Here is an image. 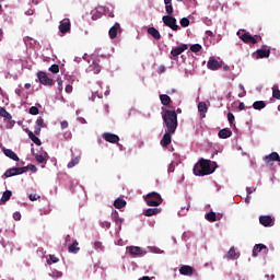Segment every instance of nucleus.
Segmentation results:
<instances>
[{
	"instance_id": "1",
	"label": "nucleus",
	"mask_w": 280,
	"mask_h": 280,
	"mask_svg": "<svg viewBox=\"0 0 280 280\" xmlns=\"http://www.w3.org/2000/svg\"><path fill=\"white\" fill-rule=\"evenodd\" d=\"M218 167V163L212 162L211 160L200 159L199 163L194 166L195 176H209V174H213L215 168Z\"/></svg>"
},
{
	"instance_id": "2",
	"label": "nucleus",
	"mask_w": 280,
	"mask_h": 280,
	"mask_svg": "<svg viewBox=\"0 0 280 280\" xmlns=\"http://www.w3.org/2000/svg\"><path fill=\"white\" fill-rule=\"evenodd\" d=\"M162 119L164 124L165 130L168 132H176V128H178V114L176 110L165 109L162 114Z\"/></svg>"
},
{
	"instance_id": "3",
	"label": "nucleus",
	"mask_w": 280,
	"mask_h": 280,
	"mask_svg": "<svg viewBox=\"0 0 280 280\" xmlns=\"http://www.w3.org/2000/svg\"><path fill=\"white\" fill-rule=\"evenodd\" d=\"M238 38H241V40H243V43H245L246 45H257L259 43V40H261V36L259 35H250V33L246 32V31H238L237 33Z\"/></svg>"
},
{
	"instance_id": "4",
	"label": "nucleus",
	"mask_w": 280,
	"mask_h": 280,
	"mask_svg": "<svg viewBox=\"0 0 280 280\" xmlns=\"http://www.w3.org/2000/svg\"><path fill=\"white\" fill-rule=\"evenodd\" d=\"M144 200L148 207H159L163 202V198L159 195V192H149Z\"/></svg>"
},
{
	"instance_id": "5",
	"label": "nucleus",
	"mask_w": 280,
	"mask_h": 280,
	"mask_svg": "<svg viewBox=\"0 0 280 280\" xmlns=\"http://www.w3.org/2000/svg\"><path fill=\"white\" fill-rule=\"evenodd\" d=\"M162 21L164 25H166V27H170V30H173V32H178V30H180V26L176 24V18L172 15H164L162 18Z\"/></svg>"
},
{
	"instance_id": "6",
	"label": "nucleus",
	"mask_w": 280,
	"mask_h": 280,
	"mask_svg": "<svg viewBox=\"0 0 280 280\" xmlns=\"http://www.w3.org/2000/svg\"><path fill=\"white\" fill-rule=\"evenodd\" d=\"M25 172H27V167H13V168L7 170L3 176L5 178H10L12 176H19L21 174H25Z\"/></svg>"
},
{
	"instance_id": "7",
	"label": "nucleus",
	"mask_w": 280,
	"mask_h": 280,
	"mask_svg": "<svg viewBox=\"0 0 280 280\" xmlns=\"http://www.w3.org/2000/svg\"><path fill=\"white\" fill-rule=\"evenodd\" d=\"M224 66V61H218L214 57H210L207 67L210 71H218V69H222Z\"/></svg>"
},
{
	"instance_id": "8",
	"label": "nucleus",
	"mask_w": 280,
	"mask_h": 280,
	"mask_svg": "<svg viewBox=\"0 0 280 280\" xmlns=\"http://www.w3.org/2000/svg\"><path fill=\"white\" fill-rule=\"evenodd\" d=\"M38 81L44 85V86H54V81L49 77H47L46 72L39 71L37 73Z\"/></svg>"
},
{
	"instance_id": "9",
	"label": "nucleus",
	"mask_w": 280,
	"mask_h": 280,
	"mask_svg": "<svg viewBox=\"0 0 280 280\" xmlns=\"http://www.w3.org/2000/svg\"><path fill=\"white\" fill-rule=\"evenodd\" d=\"M253 57L256 60H259V58H270V48H260L257 49L254 54Z\"/></svg>"
},
{
	"instance_id": "10",
	"label": "nucleus",
	"mask_w": 280,
	"mask_h": 280,
	"mask_svg": "<svg viewBox=\"0 0 280 280\" xmlns=\"http://www.w3.org/2000/svg\"><path fill=\"white\" fill-rule=\"evenodd\" d=\"M175 131H170L167 129H165V133L161 140V145L162 148H167V145H170V143H172V135H174Z\"/></svg>"
},
{
	"instance_id": "11",
	"label": "nucleus",
	"mask_w": 280,
	"mask_h": 280,
	"mask_svg": "<svg viewBox=\"0 0 280 280\" xmlns=\"http://www.w3.org/2000/svg\"><path fill=\"white\" fill-rule=\"evenodd\" d=\"M59 32H61V34H67L71 32V21L69 19H63L60 22Z\"/></svg>"
},
{
	"instance_id": "12",
	"label": "nucleus",
	"mask_w": 280,
	"mask_h": 280,
	"mask_svg": "<svg viewBox=\"0 0 280 280\" xmlns=\"http://www.w3.org/2000/svg\"><path fill=\"white\" fill-rule=\"evenodd\" d=\"M128 252L131 257H140L141 255H145V252L139 246H129Z\"/></svg>"
},
{
	"instance_id": "13",
	"label": "nucleus",
	"mask_w": 280,
	"mask_h": 280,
	"mask_svg": "<svg viewBox=\"0 0 280 280\" xmlns=\"http://www.w3.org/2000/svg\"><path fill=\"white\" fill-rule=\"evenodd\" d=\"M118 32H121V25L116 22L108 31L109 38H112V40H115V38H117Z\"/></svg>"
},
{
	"instance_id": "14",
	"label": "nucleus",
	"mask_w": 280,
	"mask_h": 280,
	"mask_svg": "<svg viewBox=\"0 0 280 280\" xmlns=\"http://www.w3.org/2000/svg\"><path fill=\"white\" fill-rule=\"evenodd\" d=\"M259 222L262 226H275V219L270 215L259 217Z\"/></svg>"
},
{
	"instance_id": "15",
	"label": "nucleus",
	"mask_w": 280,
	"mask_h": 280,
	"mask_svg": "<svg viewBox=\"0 0 280 280\" xmlns=\"http://www.w3.org/2000/svg\"><path fill=\"white\" fill-rule=\"evenodd\" d=\"M187 49H189V46L187 44H182L180 46L171 50V56L176 58V56H180V54H183V51H187Z\"/></svg>"
},
{
	"instance_id": "16",
	"label": "nucleus",
	"mask_w": 280,
	"mask_h": 280,
	"mask_svg": "<svg viewBox=\"0 0 280 280\" xmlns=\"http://www.w3.org/2000/svg\"><path fill=\"white\" fill-rule=\"evenodd\" d=\"M103 139L108 143H119V136L110 132L103 133Z\"/></svg>"
},
{
	"instance_id": "17",
	"label": "nucleus",
	"mask_w": 280,
	"mask_h": 280,
	"mask_svg": "<svg viewBox=\"0 0 280 280\" xmlns=\"http://www.w3.org/2000/svg\"><path fill=\"white\" fill-rule=\"evenodd\" d=\"M42 128H47V125H45V119H43V117H38L35 122V135H40Z\"/></svg>"
},
{
	"instance_id": "18",
	"label": "nucleus",
	"mask_w": 280,
	"mask_h": 280,
	"mask_svg": "<svg viewBox=\"0 0 280 280\" xmlns=\"http://www.w3.org/2000/svg\"><path fill=\"white\" fill-rule=\"evenodd\" d=\"M179 273L184 275L185 277L194 275V267L189 265H183L179 268Z\"/></svg>"
},
{
	"instance_id": "19",
	"label": "nucleus",
	"mask_w": 280,
	"mask_h": 280,
	"mask_svg": "<svg viewBox=\"0 0 280 280\" xmlns=\"http://www.w3.org/2000/svg\"><path fill=\"white\" fill-rule=\"evenodd\" d=\"M198 110L200 113V118L205 119V117H207V112L209 110V108L207 107V103L200 102L198 104Z\"/></svg>"
},
{
	"instance_id": "20",
	"label": "nucleus",
	"mask_w": 280,
	"mask_h": 280,
	"mask_svg": "<svg viewBox=\"0 0 280 280\" xmlns=\"http://www.w3.org/2000/svg\"><path fill=\"white\" fill-rule=\"evenodd\" d=\"M3 154L4 156H8L12 161H16V162L20 161L19 155H16V153L12 151V149H3Z\"/></svg>"
},
{
	"instance_id": "21",
	"label": "nucleus",
	"mask_w": 280,
	"mask_h": 280,
	"mask_svg": "<svg viewBox=\"0 0 280 280\" xmlns=\"http://www.w3.org/2000/svg\"><path fill=\"white\" fill-rule=\"evenodd\" d=\"M148 34H150V36H152V38H154L155 40H161V33L159 32V30H156L154 26H151L148 28Z\"/></svg>"
},
{
	"instance_id": "22",
	"label": "nucleus",
	"mask_w": 280,
	"mask_h": 280,
	"mask_svg": "<svg viewBox=\"0 0 280 280\" xmlns=\"http://www.w3.org/2000/svg\"><path fill=\"white\" fill-rule=\"evenodd\" d=\"M261 250H265V253H268V247L264 244H256L253 249V256L257 257V254L261 253Z\"/></svg>"
},
{
	"instance_id": "23",
	"label": "nucleus",
	"mask_w": 280,
	"mask_h": 280,
	"mask_svg": "<svg viewBox=\"0 0 280 280\" xmlns=\"http://www.w3.org/2000/svg\"><path fill=\"white\" fill-rule=\"evenodd\" d=\"M218 135L220 139H229L230 137L233 136V131H231V129L229 128H224V129H221Z\"/></svg>"
},
{
	"instance_id": "24",
	"label": "nucleus",
	"mask_w": 280,
	"mask_h": 280,
	"mask_svg": "<svg viewBox=\"0 0 280 280\" xmlns=\"http://www.w3.org/2000/svg\"><path fill=\"white\" fill-rule=\"evenodd\" d=\"M161 213V208H149L144 211L147 218H152V215H159Z\"/></svg>"
},
{
	"instance_id": "25",
	"label": "nucleus",
	"mask_w": 280,
	"mask_h": 280,
	"mask_svg": "<svg viewBox=\"0 0 280 280\" xmlns=\"http://www.w3.org/2000/svg\"><path fill=\"white\" fill-rule=\"evenodd\" d=\"M112 220L113 222H115L117 226H119V229H121V222H124V220L119 218V212L117 211L112 212Z\"/></svg>"
},
{
	"instance_id": "26",
	"label": "nucleus",
	"mask_w": 280,
	"mask_h": 280,
	"mask_svg": "<svg viewBox=\"0 0 280 280\" xmlns=\"http://www.w3.org/2000/svg\"><path fill=\"white\" fill-rule=\"evenodd\" d=\"M225 257L226 259H237L240 257V254L235 252V247H231L226 253Z\"/></svg>"
},
{
	"instance_id": "27",
	"label": "nucleus",
	"mask_w": 280,
	"mask_h": 280,
	"mask_svg": "<svg viewBox=\"0 0 280 280\" xmlns=\"http://www.w3.org/2000/svg\"><path fill=\"white\" fill-rule=\"evenodd\" d=\"M12 198V190H5L0 199V205H5Z\"/></svg>"
},
{
	"instance_id": "28",
	"label": "nucleus",
	"mask_w": 280,
	"mask_h": 280,
	"mask_svg": "<svg viewBox=\"0 0 280 280\" xmlns=\"http://www.w3.org/2000/svg\"><path fill=\"white\" fill-rule=\"evenodd\" d=\"M160 101L163 106H170V104H172V98L167 94H161Z\"/></svg>"
},
{
	"instance_id": "29",
	"label": "nucleus",
	"mask_w": 280,
	"mask_h": 280,
	"mask_svg": "<svg viewBox=\"0 0 280 280\" xmlns=\"http://www.w3.org/2000/svg\"><path fill=\"white\" fill-rule=\"evenodd\" d=\"M80 243L78 241H73V243L68 247L69 253H73L74 255L80 252L79 247Z\"/></svg>"
},
{
	"instance_id": "30",
	"label": "nucleus",
	"mask_w": 280,
	"mask_h": 280,
	"mask_svg": "<svg viewBox=\"0 0 280 280\" xmlns=\"http://www.w3.org/2000/svg\"><path fill=\"white\" fill-rule=\"evenodd\" d=\"M115 209H124L126 207V200L118 198L114 201Z\"/></svg>"
},
{
	"instance_id": "31",
	"label": "nucleus",
	"mask_w": 280,
	"mask_h": 280,
	"mask_svg": "<svg viewBox=\"0 0 280 280\" xmlns=\"http://www.w3.org/2000/svg\"><path fill=\"white\" fill-rule=\"evenodd\" d=\"M28 138L31 139V141H33V143H35V145H42V141L39 140L38 137H36V135L32 131L28 132Z\"/></svg>"
},
{
	"instance_id": "32",
	"label": "nucleus",
	"mask_w": 280,
	"mask_h": 280,
	"mask_svg": "<svg viewBox=\"0 0 280 280\" xmlns=\"http://www.w3.org/2000/svg\"><path fill=\"white\" fill-rule=\"evenodd\" d=\"M266 106V102L264 101H256L253 103V108L255 110H262V108Z\"/></svg>"
},
{
	"instance_id": "33",
	"label": "nucleus",
	"mask_w": 280,
	"mask_h": 280,
	"mask_svg": "<svg viewBox=\"0 0 280 280\" xmlns=\"http://www.w3.org/2000/svg\"><path fill=\"white\" fill-rule=\"evenodd\" d=\"M0 117H3L10 121V119H12V114L0 106Z\"/></svg>"
},
{
	"instance_id": "34",
	"label": "nucleus",
	"mask_w": 280,
	"mask_h": 280,
	"mask_svg": "<svg viewBox=\"0 0 280 280\" xmlns=\"http://www.w3.org/2000/svg\"><path fill=\"white\" fill-rule=\"evenodd\" d=\"M206 220H208V222H215L218 220V214H215V212H208L206 213Z\"/></svg>"
},
{
	"instance_id": "35",
	"label": "nucleus",
	"mask_w": 280,
	"mask_h": 280,
	"mask_svg": "<svg viewBox=\"0 0 280 280\" xmlns=\"http://www.w3.org/2000/svg\"><path fill=\"white\" fill-rule=\"evenodd\" d=\"M202 50V46L200 44H194L190 46V51L194 54H198V51Z\"/></svg>"
},
{
	"instance_id": "36",
	"label": "nucleus",
	"mask_w": 280,
	"mask_h": 280,
	"mask_svg": "<svg viewBox=\"0 0 280 280\" xmlns=\"http://www.w3.org/2000/svg\"><path fill=\"white\" fill-rule=\"evenodd\" d=\"M272 97L275 100H280V90L277 89V85H273L272 86Z\"/></svg>"
},
{
	"instance_id": "37",
	"label": "nucleus",
	"mask_w": 280,
	"mask_h": 280,
	"mask_svg": "<svg viewBox=\"0 0 280 280\" xmlns=\"http://www.w3.org/2000/svg\"><path fill=\"white\" fill-rule=\"evenodd\" d=\"M165 11L167 16H172L174 14V7L171 4H165Z\"/></svg>"
},
{
	"instance_id": "38",
	"label": "nucleus",
	"mask_w": 280,
	"mask_h": 280,
	"mask_svg": "<svg viewBox=\"0 0 280 280\" xmlns=\"http://www.w3.org/2000/svg\"><path fill=\"white\" fill-rule=\"evenodd\" d=\"M94 73H100V71H102V67L100 66V63H97V61H93L92 66Z\"/></svg>"
},
{
	"instance_id": "39",
	"label": "nucleus",
	"mask_w": 280,
	"mask_h": 280,
	"mask_svg": "<svg viewBox=\"0 0 280 280\" xmlns=\"http://www.w3.org/2000/svg\"><path fill=\"white\" fill-rule=\"evenodd\" d=\"M78 163H80V158L72 159V161L68 163L69 170H71V167H75V165H78Z\"/></svg>"
},
{
	"instance_id": "40",
	"label": "nucleus",
	"mask_w": 280,
	"mask_h": 280,
	"mask_svg": "<svg viewBox=\"0 0 280 280\" xmlns=\"http://www.w3.org/2000/svg\"><path fill=\"white\" fill-rule=\"evenodd\" d=\"M51 73H59L60 72V66L54 63L51 67L48 69Z\"/></svg>"
},
{
	"instance_id": "41",
	"label": "nucleus",
	"mask_w": 280,
	"mask_h": 280,
	"mask_svg": "<svg viewBox=\"0 0 280 280\" xmlns=\"http://www.w3.org/2000/svg\"><path fill=\"white\" fill-rule=\"evenodd\" d=\"M179 23H180L182 27H189V19H187V18L180 19Z\"/></svg>"
},
{
	"instance_id": "42",
	"label": "nucleus",
	"mask_w": 280,
	"mask_h": 280,
	"mask_svg": "<svg viewBox=\"0 0 280 280\" xmlns=\"http://www.w3.org/2000/svg\"><path fill=\"white\" fill-rule=\"evenodd\" d=\"M94 248H95V250L102 252V250H104V245H102V242L96 241L94 243Z\"/></svg>"
},
{
	"instance_id": "43",
	"label": "nucleus",
	"mask_w": 280,
	"mask_h": 280,
	"mask_svg": "<svg viewBox=\"0 0 280 280\" xmlns=\"http://www.w3.org/2000/svg\"><path fill=\"white\" fill-rule=\"evenodd\" d=\"M28 113H30V115H38L39 109H38V107H36V106H32V107L28 109Z\"/></svg>"
},
{
	"instance_id": "44",
	"label": "nucleus",
	"mask_w": 280,
	"mask_h": 280,
	"mask_svg": "<svg viewBox=\"0 0 280 280\" xmlns=\"http://www.w3.org/2000/svg\"><path fill=\"white\" fill-rule=\"evenodd\" d=\"M228 121L233 125V122L235 121V115H233V113H229L228 114Z\"/></svg>"
},
{
	"instance_id": "45",
	"label": "nucleus",
	"mask_w": 280,
	"mask_h": 280,
	"mask_svg": "<svg viewBox=\"0 0 280 280\" xmlns=\"http://www.w3.org/2000/svg\"><path fill=\"white\" fill-rule=\"evenodd\" d=\"M102 229H110V222L108 221H102L101 222Z\"/></svg>"
},
{
	"instance_id": "46",
	"label": "nucleus",
	"mask_w": 280,
	"mask_h": 280,
	"mask_svg": "<svg viewBox=\"0 0 280 280\" xmlns=\"http://www.w3.org/2000/svg\"><path fill=\"white\" fill-rule=\"evenodd\" d=\"M28 198H30V200H31L32 202H34V201L38 200V198H40V196H38V195H36V194H31V195L28 196Z\"/></svg>"
},
{
	"instance_id": "47",
	"label": "nucleus",
	"mask_w": 280,
	"mask_h": 280,
	"mask_svg": "<svg viewBox=\"0 0 280 280\" xmlns=\"http://www.w3.org/2000/svg\"><path fill=\"white\" fill-rule=\"evenodd\" d=\"M49 259L52 264H58L60 261L56 255H49Z\"/></svg>"
},
{
	"instance_id": "48",
	"label": "nucleus",
	"mask_w": 280,
	"mask_h": 280,
	"mask_svg": "<svg viewBox=\"0 0 280 280\" xmlns=\"http://www.w3.org/2000/svg\"><path fill=\"white\" fill-rule=\"evenodd\" d=\"M35 159H36L37 163H44L45 162V156H43V155H36Z\"/></svg>"
},
{
	"instance_id": "49",
	"label": "nucleus",
	"mask_w": 280,
	"mask_h": 280,
	"mask_svg": "<svg viewBox=\"0 0 280 280\" xmlns=\"http://www.w3.org/2000/svg\"><path fill=\"white\" fill-rule=\"evenodd\" d=\"M60 126H61L62 130H65V129L69 128V122L67 120H63L60 122Z\"/></svg>"
},
{
	"instance_id": "50",
	"label": "nucleus",
	"mask_w": 280,
	"mask_h": 280,
	"mask_svg": "<svg viewBox=\"0 0 280 280\" xmlns=\"http://www.w3.org/2000/svg\"><path fill=\"white\" fill-rule=\"evenodd\" d=\"M66 93H73V85L71 84L66 85Z\"/></svg>"
},
{
	"instance_id": "51",
	"label": "nucleus",
	"mask_w": 280,
	"mask_h": 280,
	"mask_svg": "<svg viewBox=\"0 0 280 280\" xmlns=\"http://www.w3.org/2000/svg\"><path fill=\"white\" fill-rule=\"evenodd\" d=\"M24 167H27V170H31V172H37V170H38V168H36V166L34 164H31V165H27Z\"/></svg>"
},
{
	"instance_id": "52",
	"label": "nucleus",
	"mask_w": 280,
	"mask_h": 280,
	"mask_svg": "<svg viewBox=\"0 0 280 280\" xmlns=\"http://www.w3.org/2000/svg\"><path fill=\"white\" fill-rule=\"evenodd\" d=\"M13 219L16 220V221L21 220V212H14L13 213Z\"/></svg>"
},
{
	"instance_id": "53",
	"label": "nucleus",
	"mask_w": 280,
	"mask_h": 280,
	"mask_svg": "<svg viewBox=\"0 0 280 280\" xmlns=\"http://www.w3.org/2000/svg\"><path fill=\"white\" fill-rule=\"evenodd\" d=\"M58 90L62 91V79H57Z\"/></svg>"
},
{
	"instance_id": "54",
	"label": "nucleus",
	"mask_w": 280,
	"mask_h": 280,
	"mask_svg": "<svg viewBox=\"0 0 280 280\" xmlns=\"http://www.w3.org/2000/svg\"><path fill=\"white\" fill-rule=\"evenodd\" d=\"M240 90L243 91V94L238 95V97H244V95H246V90H244V85L240 84Z\"/></svg>"
},
{
	"instance_id": "55",
	"label": "nucleus",
	"mask_w": 280,
	"mask_h": 280,
	"mask_svg": "<svg viewBox=\"0 0 280 280\" xmlns=\"http://www.w3.org/2000/svg\"><path fill=\"white\" fill-rule=\"evenodd\" d=\"M246 108V105L244 103L238 104V109L244 110Z\"/></svg>"
},
{
	"instance_id": "56",
	"label": "nucleus",
	"mask_w": 280,
	"mask_h": 280,
	"mask_svg": "<svg viewBox=\"0 0 280 280\" xmlns=\"http://www.w3.org/2000/svg\"><path fill=\"white\" fill-rule=\"evenodd\" d=\"M152 253H161V250L159 249V247H151Z\"/></svg>"
},
{
	"instance_id": "57",
	"label": "nucleus",
	"mask_w": 280,
	"mask_h": 280,
	"mask_svg": "<svg viewBox=\"0 0 280 280\" xmlns=\"http://www.w3.org/2000/svg\"><path fill=\"white\" fill-rule=\"evenodd\" d=\"M245 202L246 205H250V195H247V197L245 198Z\"/></svg>"
},
{
	"instance_id": "58",
	"label": "nucleus",
	"mask_w": 280,
	"mask_h": 280,
	"mask_svg": "<svg viewBox=\"0 0 280 280\" xmlns=\"http://www.w3.org/2000/svg\"><path fill=\"white\" fill-rule=\"evenodd\" d=\"M253 191H255V188H247V196H250V194H253Z\"/></svg>"
},
{
	"instance_id": "59",
	"label": "nucleus",
	"mask_w": 280,
	"mask_h": 280,
	"mask_svg": "<svg viewBox=\"0 0 280 280\" xmlns=\"http://www.w3.org/2000/svg\"><path fill=\"white\" fill-rule=\"evenodd\" d=\"M160 73H165V66H160Z\"/></svg>"
},
{
	"instance_id": "60",
	"label": "nucleus",
	"mask_w": 280,
	"mask_h": 280,
	"mask_svg": "<svg viewBox=\"0 0 280 280\" xmlns=\"http://www.w3.org/2000/svg\"><path fill=\"white\" fill-rule=\"evenodd\" d=\"M172 172H174V165H173V164H171V165L168 166V173H172Z\"/></svg>"
},
{
	"instance_id": "61",
	"label": "nucleus",
	"mask_w": 280,
	"mask_h": 280,
	"mask_svg": "<svg viewBox=\"0 0 280 280\" xmlns=\"http://www.w3.org/2000/svg\"><path fill=\"white\" fill-rule=\"evenodd\" d=\"M206 34H207V36L213 37V32H211V31H207Z\"/></svg>"
},
{
	"instance_id": "62",
	"label": "nucleus",
	"mask_w": 280,
	"mask_h": 280,
	"mask_svg": "<svg viewBox=\"0 0 280 280\" xmlns=\"http://www.w3.org/2000/svg\"><path fill=\"white\" fill-rule=\"evenodd\" d=\"M217 220H222V213L217 214Z\"/></svg>"
},
{
	"instance_id": "63",
	"label": "nucleus",
	"mask_w": 280,
	"mask_h": 280,
	"mask_svg": "<svg viewBox=\"0 0 280 280\" xmlns=\"http://www.w3.org/2000/svg\"><path fill=\"white\" fill-rule=\"evenodd\" d=\"M66 242H71V235L66 236Z\"/></svg>"
},
{
	"instance_id": "64",
	"label": "nucleus",
	"mask_w": 280,
	"mask_h": 280,
	"mask_svg": "<svg viewBox=\"0 0 280 280\" xmlns=\"http://www.w3.org/2000/svg\"><path fill=\"white\" fill-rule=\"evenodd\" d=\"M140 280H151V279H150V277L144 276V277H142Z\"/></svg>"
}]
</instances>
